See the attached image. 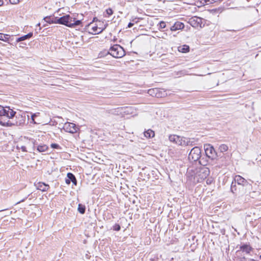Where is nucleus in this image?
Wrapping results in <instances>:
<instances>
[{
  "label": "nucleus",
  "mask_w": 261,
  "mask_h": 261,
  "mask_svg": "<svg viewBox=\"0 0 261 261\" xmlns=\"http://www.w3.org/2000/svg\"><path fill=\"white\" fill-rule=\"evenodd\" d=\"M31 119H32V122L34 124H39L41 123L40 122H36L35 120V118H33V117H31Z\"/></svg>",
  "instance_id": "c9c22d12"
},
{
  "label": "nucleus",
  "mask_w": 261,
  "mask_h": 261,
  "mask_svg": "<svg viewBox=\"0 0 261 261\" xmlns=\"http://www.w3.org/2000/svg\"><path fill=\"white\" fill-rule=\"evenodd\" d=\"M23 45H24V44H23V43H21V44H20V45H19V47H23Z\"/></svg>",
  "instance_id": "ea45409f"
},
{
  "label": "nucleus",
  "mask_w": 261,
  "mask_h": 261,
  "mask_svg": "<svg viewBox=\"0 0 261 261\" xmlns=\"http://www.w3.org/2000/svg\"><path fill=\"white\" fill-rule=\"evenodd\" d=\"M190 50V47L187 45H183L178 47V51L182 53H188Z\"/></svg>",
  "instance_id": "a211bd4d"
},
{
  "label": "nucleus",
  "mask_w": 261,
  "mask_h": 261,
  "mask_svg": "<svg viewBox=\"0 0 261 261\" xmlns=\"http://www.w3.org/2000/svg\"><path fill=\"white\" fill-rule=\"evenodd\" d=\"M260 259H261V255L260 256Z\"/></svg>",
  "instance_id": "79ce46f5"
},
{
  "label": "nucleus",
  "mask_w": 261,
  "mask_h": 261,
  "mask_svg": "<svg viewBox=\"0 0 261 261\" xmlns=\"http://www.w3.org/2000/svg\"><path fill=\"white\" fill-rule=\"evenodd\" d=\"M8 36H9L8 35H3V37L2 38L3 39H2L1 40L6 42H8V41H9Z\"/></svg>",
  "instance_id": "c756f323"
},
{
  "label": "nucleus",
  "mask_w": 261,
  "mask_h": 261,
  "mask_svg": "<svg viewBox=\"0 0 261 261\" xmlns=\"http://www.w3.org/2000/svg\"><path fill=\"white\" fill-rule=\"evenodd\" d=\"M144 136L147 139L152 138L155 136L154 131L150 129H148L144 132Z\"/></svg>",
  "instance_id": "dca6fc26"
},
{
  "label": "nucleus",
  "mask_w": 261,
  "mask_h": 261,
  "mask_svg": "<svg viewBox=\"0 0 261 261\" xmlns=\"http://www.w3.org/2000/svg\"><path fill=\"white\" fill-rule=\"evenodd\" d=\"M120 229V226L119 225H116L114 227V230L118 231Z\"/></svg>",
  "instance_id": "f704fd0d"
},
{
  "label": "nucleus",
  "mask_w": 261,
  "mask_h": 261,
  "mask_svg": "<svg viewBox=\"0 0 261 261\" xmlns=\"http://www.w3.org/2000/svg\"><path fill=\"white\" fill-rule=\"evenodd\" d=\"M241 249L247 253H248L251 251V248L248 245H243L241 247Z\"/></svg>",
  "instance_id": "4be33fe9"
},
{
  "label": "nucleus",
  "mask_w": 261,
  "mask_h": 261,
  "mask_svg": "<svg viewBox=\"0 0 261 261\" xmlns=\"http://www.w3.org/2000/svg\"><path fill=\"white\" fill-rule=\"evenodd\" d=\"M214 181V179L212 177H210L206 179V182L207 185H211Z\"/></svg>",
  "instance_id": "cd10ccee"
},
{
  "label": "nucleus",
  "mask_w": 261,
  "mask_h": 261,
  "mask_svg": "<svg viewBox=\"0 0 261 261\" xmlns=\"http://www.w3.org/2000/svg\"><path fill=\"white\" fill-rule=\"evenodd\" d=\"M228 149V146L225 144H222L219 147V149L220 151L221 152H226V151H227Z\"/></svg>",
  "instance_id": "5701e85b"
},
{
  "label": "nucleus",
  "mask_w": 261,
  "mask_h": 261,
  "mask_svg": "<svg viewBox=\"0 0 261 261\" xmlns=\"http://www.w3.org/2000/svg\"><path fill=\"white\" fill-rule=\"evenodd\" d=\"M59 11L60 10L57 12L58 14L56 22L58 24L65 25L69 28H72L81 24V20H75L74 18H73L68 14L61 15L59 14Z\"/></svg>",
  "instance_id": "f03ea898"
},
{
  "label": "nucleus",
  "mask_w": 261,
  "mask_h": 261,
  "mask_svg": "<svg viewBox=\"0 0 261 261\" xmlns=\"http://www.w3.org/2000/svg\"><path fill=\"white\" fill-rule=\"evenodd\" d=\"M77 210H78V211L81 214H83L85 212V205H84L82 204H79L78 205Z\"/></svg>",
  "instance_id": "b1692460"
},
{
  "label": "nucleus",
  "mask_w": 261,
  "mask_h": 261,
  "mask_svg": "<svg viewBox=\"0 0 261 261\" xmlns=\"http://www.w3.org/2000/svg\"><path fill=\"white\" fill-rule=\"evenodd\" d=\"M3 35H4V34L0 33V40H1L2 39H2V38H3Z\"/></svg>",
  "instance_id": "58836bf2"
},
{
  "label": "nucleus",
  "mask_w": 261,
  "mask_h": 261,
  "mask_svg": "<svg viewBox=\"0 0 261 261\" xmlns=\"http://www.w3.org/2000/svg\"><path fill=\"white\" fill-rule=\"evenodd\" d=\"M16 112L10 107H4L0 105V117L6 116L8 119H12L15 115Z\"/></svg>",
  "instance_id": "0eeeda50"
},
{
  "label": "nucleus",
  "mask_w": 261,
  "mask_h": 261,
  "mask_svg": "<svg viewBox=\"0 0 261 261\" xmlns=\"http://www.w3.org/2000/svg\"><path fill=\"white\" fill-rule=\"evenodd\" d=\"M185 27V25L183 23L180 22H176L174 25L170 28L171 31H175L179 30H182Z\"/></svg>",
  "instance_id": "ddd939ff"
},
{
  "label": "nucleus",
  "mask_w": 261,
  "mask_h": 261,
  "mask_svg": "<svg viewBox=\"0 0 261 261\" xmlns=\"http://www.w3.org/2000/svg\"><path fill=\"white\" fill-rule=\"evenodd\" d=\"M106 12L108 15V16H110V15H112L113 13V10L111 8H109L106 10Z\"/></svg>",
  "instance_id": "c85d7f7f"
},
{
  "label": "nucleus",
  "mask_w": 261,
  "mask_h": 261,
  "mask_svg": "<svg viewBox=\"0 0 261 261\" xmlns=\"http://www.w3.org/2000/svg\"><path fill=\"white\" fill-rule=\"evenodd\" d=\"M201 156V149L198 147L192 148L189 154V159L191 161H196Z\"/></svg>",
  "instance_id": "6e6552de"
},
{
  "label": "nucleus",
  "mask_w": 261,
  "mask_h": 261,
  "mask_svg": "<svg viewBox=\"0 0 261 261\" xmlns=\"http://www.w3.org/2000/svg\"><path fill=\"white\" fill-rule=\"evenodd\" d=\"M4 4V2L3 0H0V6H3Z\"/></svg>",
  "instance_id": "4c0bfd02"
},
{
  "label": "nucleus",
  "mask_w": 261,
  "mask_h": 261,
  "mask_svg": "<svg viewBox=\"0 0 261 261\" xmlns=\"http://www.w3.org/2000/svg\"><path fill=\"white\" fill-rule=\"evenodd\" d=\"M40 115V113L37 112L36 113L32 114L31 117H33V118H35L36 117H38Z\"/></svg>",
  "instance_id": "473e14b6"
},
{
  "label": "nucleus",
  "mask_w": 261,
  "mask_h": 261,
  "mask_svg": "<svg viewBox=\"0 0 261 261\" xmlns=\"http://www.w3.org/2000/svg\"><path fill=\"white\" fill-rule=\"evenodd\" d=\"M109 54L114 58H120L125 55V51L120 45L115 44L110 48Z\"/></svg>",
  "instance_id": "39448f33"
},
{
  "label": "nucleus",
  "mask_w": 261,
  "mask_h": 261,
  "mask_svg": "<svg viewBox=\"0 0 261 261\" xmlns=\"http://www.w3.org/2000/svg\"><path fill=\"white\" fill-rule=\"evenodd\" d=\"M248 261H254V259H249Z\"/></svg>",
  "instance_id": "a19ab883"
},
{
  "label": "nucleus",
  "mask_w": 261,
  "mask_h": 261,
  "mask_svg": "<svg viewBox=\"0 0 261 261\" xmlns=\"http://www.w3.org/2000/svg\"><path fill=\"white\" fill-rule=\"evenodd\" d=\"M48 147L45 144H40L37 146V150L38 152H43L47 151Z\"/></svg>",
  "instance_id": "6ab92c4d"
},
{
  "label": "nucleus",
  "mask_w": 261,
  "mask_h": 261,
  "mask_svg": "<svg viewBox=\"0 0 261 261\" xmlns=\"http://www.w3.org/2000/svg\"><path fill=\"white\" fill-rule=\"evenodd\" d=\"M22 0H9L10 3L12 5H16L20 2Z\"/></svg>",
  "instance_id": "7c9ffc66"
},
{
  "label": "nucleus",
  "mask_w": 261,
  "mask_h": 261,
  "mask_svg": "<svg viewBox=\"0 0 261 261\" xmlns=\"http://www.w3.org/2000/svg\"><path fill=\"white\" fill-rule=\"evenodd\" d=\"M166 27L165 21H161L159 24V29L165 28Z\"/></svg>",
  "instance_id": "bb28decb"
},
{
  "label": "nucleus",
  "mask_w": 261,
  "mask_h": 261,
  "mask_svg": "<svg viewBox=\"0 0 261 261\" xmlns=\"http://www.w3.org/2000/svg\"><path fill=\"white\" fill-rule=\"evenodd\" d=\"M210 173V169L206 167L197 168L194 170L189 169L188 177L194 184L201 182L205 179Z\"/></svg>",
  "instance_id": "f257e3e1"
},
{
  "label": "nucleus",
  "mask_w": 261,
  "mask_h": 261,
  "mask_svg": "<svg viewBox=\"0 0 261 261\" xmlns=\"http://www.w3.org/2000/svg\"><path fill=\"white\" fill-rule=\"evenodd\" d=\"M204 149L206 155L213 160L215 159L217 156V153L214 148L210 144H205Z\"/></svg>",
  "instance_id": "1a4fd4ad"
},
{
  "label": "nucleus",
  "mask_w": 261,
  "mask_h": 261,
  "mask_svg": "<svg viewBox=\"0 0 261 261\" xmlns=\"http://www.w3.org/2000/svg\"><path fill=\"white\" fill-rule=\"evenodd\" d=\"M158 89L157 88H154V89H151L148 90V93L152 96H155L157 97H159V96H161V95L158 94Z\"/></svg>",
  "instance_id": "aec40b11"
},
{
  "label": "nucleus",
  "mask_w": 261,
  "mask_h": 261,
  "mask_svg": "<svg viewBox=\"0 0 261 261\" xmlns=\"http://www.w3.org/2000/svg\"><path fill=\"white\" fill-rule=\"evenodd\" d=\"M89 32L93 34H98L102 32L106 28V24L100 20L90 23L88 25Z\"/></svg>",
  "instance_id": "20e7f679"
},
{
  "label": "nucleus",
  "mask_w": 261,
  "mask_h": 261,
  "mask_svg": "<svg viewBox=\"0 0 261 261\" xmlns=\"http://www.w3.org/2000/svg\"><path fill=\"white\" fill-rule=\"evenodd\" d=\"M58 13L55 12L53 16L45 17L44 19L48 23L58 24L57 21Z\"/></svg>",
  "instance_id": "f8f14e48"
},
{
  "label": "nucleus",
  "mask_w": 261,
  "mask_h": 261,
  "mask_svg": "<svg viewBox=\"0 0 261 261\" xmlns=\"http://www.w3.org/2000/svg\"><path fill=\"white\" fill-rule=\"evenodd\" d=\"M37 189L42 191H46L48 190L49 186L43 182H39L36 185Z\"/></svg>",
  "instance_id": "2eb2a0df"
},
{
  "label": "nucleus",
  "mask_w": 261,
  "mask_h": 261,
  "mask_svg": "<svg viewBox=\"0 0 261 261\" xmlns=\"http://www.w3.org/2000/svg\"><path fill=\"white\" fill-rule=\"evenodd\" d=\"M63 129L65 132L71 134L75 133L79 130V128L75 124L71 122L65 123L64 124Z\"/></svg>",
  "instance_id": "9d476101"
},
{
  "label": "nucleus",
  "mask_w": 261,
  "mask_h": 261,
  "mask_svg": "<svg viewBox=\"0 0 261 261\" xmlns=\"http://www.w3.org/2000/svg\"><path fill=\"white\" fill-rule=\"evenodd\" d=\"M0 124L4 126H10L12 124L8 120L7 121H3L0 119Z\"/></svg>",
  "instance_id": "a878e982"
},
{
  "label": "nucleus",
  "mask_w": 261,
  "mask_h": 261,
  "mask_svg": "<svg viewBox=\"0 0 261 261\" xmlns=\"http://www.w3.org/2000/svg\"><path fill=\"white\" fill-rule=\"evenodd\" d=\"M158 94L161 95V96H159V97H162L166 96L167 94L166 91H165L164 89H158Z\"/></svg>",
  "instance_id": "393cba45"
},
{
  "label": "nucleus",
  "mask_w": 261,
  "mask_h": 261,
  "mask_svg": "<svg viewBox=\"0 0 261 261\" xmlns=\"http://www.w3.org/2000/svg\"><path fill=\"white\" fill-rule=\"evenodd\" d=\"M67 176L68 177V179H66V183L67 184H69L70 181H72L74 185H76V180L73 174L68 173Z\"/></svg>",
  "instance_id": "4468645a"
},
{
  "label": "nucleus",
  "mask_w": 261,
  "mask_h": 261,
  "mask_svg": "<svg viewBox=\"0 0 261 261\" xmlns=\"http://www.w3.org/2000/svg\"><path fill=\"white\" fill-rule=\"evenodd\" d=\"M23 142V145L19 144L17 147L20 149L23 152H27L28 151V149H30L31 148H33L34 147V140L33 139L24 138Z\"/></svg>",
  "instance_id": "423d86ee"
},
{
  "label": "nucleus",
  "mask_w": 261,
  "mask_h": 261,
  "mask_svg": "<svg viewBox=\"0 0 261 261\" xmlns=\"http://www.w3.org/2000/svg\"><path fill=\"white\" fill-rule=\"evenodd\" d=\"M169 140L171 143L182 147L192 145V144L189 138L176 135H170Z\"/></svg>",
  "instance_id": "7ed1b4c3"
},
{
  "label": "nucleus",
  "mask_w": 261,
  "mask_h": 261,
  "mask_svg": "<svg viewBox=\"0 0 261 261\" xmlns=\"http://www.w3.org/2000/svg\"><path fill=\"white\" fill-rule=\"evenodd\" d=\"M202 19L201 18L197 17H194L192 18L190 20V24L193 27H202Z\"/></svg>",
  "instance_id": "9b49d317"
},
{
  "label": "nucleus",
  "mask_w": 261,
  "mask_h": 261,
  "mask_svg": "<svg viewBox=\"0 0 261 261\" xmlns=\"http://www.w3.org/2000/svg\"><path fill=\"white\" fill-rule=\"evenodd\" d=\"M133 25H134V24L133 23L129 22L128 24V27L131 28L133 26Z\"/></svg>",
  "instance_id": "e433bc0d"
},
{
  "label": "nucleus",
  "mask_w": 261,
  "mask_h": 261,
  "mask_svg": "<svg viewBox=\"0 0 261 261\" xmlns=\"http://www.w3.org/2000/svg\"><path fill=\"white\" fill-rule=\"evenodd\" d=\"M204 2L202 3L203 5L207 4L208 3H212L213 0H203Z\"/></svg>",
  "instance_id": "72a5a7b5"
},
{
  "label": "nucleus",
  "mask_w": 261,
  "mask_h": 261,
  "mask_svg": "<svg viewBox=\"0 0 261 261\" xmlns=\"http://www.w3.org/2000/svg\"><path fill=\"white\" fill-rule=\"evenodd\" d=\"M50 146L53 148L60 149V146L57 144L53 143L51 144Z\"/></svg>",
  "instance_id": "2f4dec72"
},
{
  "label": "nucleus",
  "mask_w": 261,
  "mask_h": 261,
  "mask_svg": "<svg viewBox=\"0 0 261 261\" xmlns=\"http://www.w3.org/2000/svg\"><path fill=\"white\" fill-rule=\"evenodd\" d=\"M33 36V33H29L27 35L20 37L17 39L16 42H18L20 41H24L26 39H30Z\"/></svg>",
  "instance_id": "412c9836"
},
{
  "label": "nucleus",
  "mask_w": 261,
  "mask_h": 261,
  "mask_svg": "<svg viewBox=\"0 0 261 261\" xmlns=\"http://www.w3.org/2000/svg\"><path fill=\"white\" fill-rule=\"evenodd\" d=\"M234 179L239 185H244L246 183V179L240 175L236 176Z\"/></svg>",
  "instance_id": "f3484780"
}]
</instances>
